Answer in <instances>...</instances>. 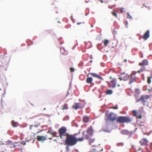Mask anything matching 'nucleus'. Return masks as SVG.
Wrapping results in <instances>:
<instances>
[{
    "label": "nucleus",
    "instance_id": "obj_1",
    "mask_svg": "<svg viewBox=\"0 0 152 152\" xmlns=\"http://www.w3.org/2000/svg\"><path fill=\"white\" fill-rule=\"evenodd\" d=\"M76 134H68V136L65 140V142L66 145L72 146L76 144Z\"/></svg>",
    "mask_w": 152,
    "mask_h": 152
},
{
    "label": "nucleus",
    "instance_id": "obj_2",
    "mask_svg": "<svg viewBox=\"0 0 152 152\" xmlns=\"http://www.w3.org/2000/svg\"><path fill=\"white\" fill-rule=\"evenodd\" d=\"M58 132L59 134L58 136L63 140H65L68 136V134H69L68 133H66L67 129L65 127H61L58 130Z\"/></svg>",
    "mask_w": 152,
    "mask_h": 152
},
{
    "label": "nucleus",
    "instance_id": "obj_3",
    "mask_svg": "<svg viewBox=\"0 0 152 152\" xmlns=\"http://www.w3.org/2000/svg\"><path fill=\"white\" fill-rule=\"evenodd\" d=\"M116 121L119 123H129L132 121L131 118L128 116H119L116 119Z\"/></svg>",
    "mask_w": 152,
    "mask_h": 152
},
{
    "label": "nucleus",
    "instance_id": "obj_4",
    "mask_svg": "<svg viewBox=\"0 0 152 152\" xmlns=\"http://www.w3.org/2000/svg\"><path fill=\"white\" fill-rule=\"evenodd\" d=\"M93 130L92 127L91 126L88 128L86 132H83L82 134L84 137L86 139H89L93 134Z\"/></svg>",
    "mask_w": 152,
    "mask_h": 152
},
{
    "label": "nucleus",
    "instance_id": "obj_5",
    "mask_svg": "<svg viewBox=\"0 0 152 152\" xmlns=\"http://www.w3.org/2000/svg\"><path fill=\"white\" fill-rule=\"evenodd\" d=\"M106 115L107 118L105 120L106 121L109 120L111 122H113L116 120L117 115L113 113H110L108 114H106Z\"/></svg>",
    "mask_w": 152,
    "mask_h": 152
},
{
    "label": "nucleus",
    "instance_id": "obj_6",
    "mask_svg": "<svg viewBox=\"0 0 152 152\" xmlns=\"http://www.w3.org/2000/svg\"><path fill=\"white\" fill-rule=\"evenodd\" d=\"M39 125L40 124L39 123H37V124L34 125H32L30 126V129L35 132L34 133V134L35 133L37 134L40 132L39 129Z\"/></svg>",
    "mask_w": 152,
    "mask_h": 152
},
{
    "label": "nucleus",
    "instance_id": "obj_7",
    "mask_svg": "<svg viewBox=\"0 0 152 152\" xmlns=\"http://www.w3.org/2000/svg\"><path fill=\"white\" fill-rule=\"evenodd\" d=\"M108 85L112 88H114L116 86V80L115 78L113 79L110 82L107 81Z\"/></svg>",
    "mask_w": 152,
    "mask_h": 152
},
{
    "label": "nucleus",
    "instance_id": "obj_8",
    "mask_svg": "<svg viewBox=\"0 0 152 152\" xmlns=\"http://www.w3.org/2000/svg\"><path fill=\"white\" fill-rule=\"evenodd\" d=\"M132 113L133 115L138 118L140 119L142 118L141 112L140 110L137 111L136 110H133Z\"/></svg>",
    "mask_w": 152,
    "mask_h": 152
},
{
    "label": "nucleus",
    "instance_id": "obj_9",
    "mask_svg": "<svg viewBox=\"0 0 152 152\" xmlns=\"http://www.w3.org/2000/svg\"><path fill=\"white\" fill-rule=\"evenodd\" d=\"M84 104H81L80 103H75L72 106V108L75 110H77L79 108H82L84 107Z\"/></svg>",
    "mask_w": 152,
    "mask_h": 152
},
{
    "label": "nucleus",
    "instance_id": "obj_10",
    "mask_svg": "<svg viewBox=\"0 0 152 152\" xmlns=\"http://www.w3.org/2000/svg\"><path fill=\"white\" fill-rule=\"evenodd\" d=\"M122 75V76L121 77L119 78V79L120 80H126L129 77V76L127 74H125L124 72L123 73H121Z\"/></svg>",
    "mask_w": 152,
    "mask_h": 152
},
{
    "label": "nucleus",
    "instance_id": "obj_11",
    "mask_svg": "<svg viewBox=\"0 0 152 152\" xmlns=\"http://www.w3.org/2000/svg\"><path fill=\"white\" fill-rule=\"evenodd\" d=\"M89 74H90L91 76L92 77L98 78L99 80H103V78L101 76H99L96 73H89L88 75V76Z\"/></svg>",
    "mask_w": 152,
    "mask_h": 152
},
{
    "label": "nucleus",
    "instance_id": "obj_12",
    "mask_svg": "<svg viewBox=\"0 0 152 152\" xmlns=\"http://www.w3.org/2000/svg\"><path fill=\"white\" fill-rule=\"evenodd\" d=\"M140 142L141 145H147L148 142L146 139L144 138L142 139Z\"/></svg>",
    "mask_w": 152,
    "mask_h": 152
},
{
    "label": "nucleus",
    "instance_id": "obj_13",
    "mask_svg": "<svg viewBox=\"0 0 152 152\" xmlns=\"http://www.w3.org/2000/svg\"><path fill=\"white\" fill-rule=\"evenodd\" d=\"M148 61L146 59L144 60L142 62V63H140L139 65L140 66H146L148 65Z\"/></svg>",
    "mask_w": 152,
    "mask_h": 152
},
{
    "label": "nucleus",
    "instance_id": "obj_14",
    "mask_svg": "<svg viewBox=\"0 0 152 152\" xmlns=\"http://www.w3.org/2000/svg\"><path fill=\"white\" fill-rule=\"evenodd\" d=\"M37 139L39 141H43L46 139V138L45 136H38L37 137Z\"/></svg>",
    "mask_w": 152,
    "mask_h": 152
},
{
    "label": "nucleus",
    "instance_id": "obj_15",
    "mask_svg": "<svg viewBox=\"0 0 152 152\" xmlns=\"http://www.w3.org/2000/svg\"><path fill=\"white\" fill-rule=\"evenodd\" d=\"M6 143L7 144L9 145V146L11 148L15 147H16V145L15 144L12 143L11 141H8L6 142Z\"/></svg>",
    "mask_w": 152,
    "mask_h": 152
},
{
    "label": "nucleus",
    "instance_id": "obj_16",
    "mask_svg": "<svg viewBox=\"0 0 152 152\" xmlns=\"http://www.w3.org/2000/svg\"><path fill=\"white\" fill-rule=\"evenodd\" d=\"M150 31L147 30L144 34L143 38H148L149 37Z\"/></svg>",
    "mask_w": 152,
    "mask_h": 152
},
{
    "label": "nucleus",
    "instance_id": "obj_17",
    "mask_svg": "<svg viewBox=\"0 0 152 152\" xmlns=\"http://www.w3.org/2000/svg\"><path fill=\"white\" fill-rule=\"evenodd\" d=\"M93 81V79L91 77L87 78L86 80V82L87 83H91Z\"/></svg>",
    "mask_w": 152,
    "mask_h": 152
},
{
    "label": "nucleus",
    "instance_id": "obj_18",
    "mask_svg": "<svg viewBox=\"0 0 152 152\" xmlns=\"http://www.w3.org/2000/svg\"><path fill=\"white\" fill-rule=\"evenodd\" d=\"M83 121L84 123H87L89 121V117L87 116H84L83 119Z\"/></svg>",
    "mask_w": 152,
    "mask_h": 152
},
{
    "label": "nucleus",
    "instance_id": "obj_19",
    "mask_svg": "<svg viewBox=\"0 0 152 152\" xmlns=\"http://www.w3.org/2000/svg\"><path fill=\"white\" fill-rule=\"evenodd\" d=\"M11 124L13 127H17L18 126V124L17 122H15L13 121H12Z\"/></svg>",
    "mask_w": 152,
    "mask_h": 152
},
{
    "label": "nucleus",
    "instance_id": "obj_20",
    "mask_svg": "<svg viewBox=\"0 0 152 152\" xmlns=\"http://www.w3.org/2000/svg\"><path fill=\"white\" fill-rule=\"evenodd\" d=\"M87 140H88L89 143L90 145H91L92 143L94 142V139L92 138L91 137H90L89 139H88Z\"/></svg>",
    "mask_w": 152,
    "mask_h": 152
},
{
    "label": "nucleus",
    "instance_id": "obj_21",
    "mask_svg": "<svg viewBox=\"0 0 152 152\" xmlns=\"http://www.w3.org/2000/svg\"><path fill=\"white\" fill-rule=\"evenodd\" d=\"M136 77L134 76V77L132 78L129 81V84H131L132 83L135 82L136 80Z\"/></svg>",
    "mask_w": 152,
    "mask_h": 152
},
{
    "label": "nucleus",
    "instance_id": "obj_22",
    "mask_svg": "<svg viewBox=\"0 0 152 152\" xmlns=\"http://www.w3.org/2000/svg\"><path fill=\"white\" fill-rule=\"evenodd\" d=\"M145 98L144 96H143L142 95V96H141L140 97L139 99H138L137 100L136 102H137L140 100H141L143 102H145V101L144 100Z\"/></svg>",
    "mask_w": 152,
    "mask_h": 152
},
{
    "label": "nucleus",
    "instance_id": "obj_23",
    "mask_svg": "<svg viewBox=\"0 0 152 152\" xmlns=\"http://www.w3.org/2000/svg\"><path fill=\"white\" fill-rule=\"evenodd\" d=\"M68 109V105L67 104H65L63 105L62 106V110H67Z\"/></svg>",
    "mask_w": 152,
    "mask_h": 152
},
{
    "label": "nucleus",
    "instance_id": "obj_24",
    "mask_svg": "<svg viewBox=\"0 0 152 152\" xmlns=\"http://www.w3.org/2000/svg\"><path fill=\"white\" fill-rule=\"evenodd\" d=\"M84 137H80L78 138H77L76 137V143L78 142V141H83L84 140Z\"/></svg>",
    "mask_w": 152,
    "mask_h": 152
},
{
    "label": "nucleus",
    "instance_id": "obj_25",
    "mask_svg": "<svg viewBox=\"0 0 152 152\" xmlns=\"http://www.w3.org/2000/svg\"><path fill=\"white\" fill-rule=\"evenodd\" d=\"M113 91L110 89H108L106 91V94H107L110 95L112 94Z\"/></svg>",
    "mask_w": 152,
    "mask_h": 152
},
{
    "label": "nucleus",
    "instance_id": "obj_26",
    "mask_svg": "<svg viewBox=\"0 0 152 152\" xmlns=\"http://www.w3.org/2000/svg\"><path fill=\"white\" fill-rule=\"evenodd\" d=\"M122 134H128L129 132L127 130H123L121 131Z\"/></svg>",
    "mask_w": 152,
    "mask_h": 152
},
{
    "label": "nucleus",
    "instance_id": "obj_27",
    "mask_svg": "<svg viewBox=\"0 0 152 152\" xmlns=\"http://www.w3.org/2000/svg\"><path fill=\"white\" fill-rule=\"evenodd\" d=\"M108 42L109 41L108 40L105 39L104 42V45L105 46H107V44L108 43Z\"/></svg>",
    "mask_w": 152,
    "mask_h": 152
},
{
    "label": "nucleus",
    "instance_id": "obj_28",
    "mask_svg": "<svg viewBox=\"0 0 152 152\" xmlns=\"http://www.w3.org/2000/svg\"><path fill=\"white\" fill-rule=\"evenodd\" d=\"M151 77H148L147 79V83L148 84H150L151 83Z\"/></svg>",
    "mask_w": 152,
    "mask_h": 152
},
{
    "label": "nucleus",
    "instance_id": "obj_29",
    "mask_svg": "<svg viewBox=\"0 0 152 152\" xmlns=\"http://www.w3.org/2000/svg\"><path fill=\"white\" fill-rule=\"evenodd\" d=\"M112 14L113 15H114L116 17H117V14L115 12H112Z\"/></svg>",
    "mask_w": 152,
    "mask_h": 152
},
{
    "label": "nucleus",
    "instance_id": "obj_30",
    "mask_svg": "<svg viewBox=\"0 0 152 152\" xmlns=\"http://www.w3.org/2000/svg\"><path fill=\"white\" fill-rule=\"evenodd\" d=\"M127 18H129L130 19H132V17L131 16L130 14L129 13H127Z\"/></svg>",
    "mask_w": 152,
    "mask_h": 152
},
{
    "label": "nucleus",
    "instance_id": "obj_31",
    "mask_svg": "<svg viewBox=\"0 0 152 152\" xmlns=\"http://www.w3.org/2000/svg\"><path fill=\"white\" fill-rule=\"evenodd\" d=\"M120 10L121 12L123 13L125 11V9L124 8H122L120 9Z\"/></svg>",
    "mask_w": 152,
    "mask_h": 152
},
{
    "label": "nucleus",
    "instance_id": "obj_32",
    "mask_svg": "<svg viewBox=\"0 0 152 152\" xmlns=\"http://www.w3.org/2000/svg\"><path fill=\"white\" fill-rule=\"evenodd\" d=\"M110 108L113 109H117L118 108V107L117 106H115L111 107H110Z\"/></svg>",
    "mask_w": 152,
    "mask_h": 152
},
{
    "label": "nucleus",
    "instance_id": "obj_33",
    "mask_svg": "<svg viewBox=\"0 0 152 152\" xmlns=\"http://www.w3.org/2000/svg\"><path fill=\"white\" fill-rule=\"evenodd\" d=\"M70 70L71 72H74V69L73 68H70Z\"/></svg>",
    "mask_w": 152,
    "mask_h": 152
},
{
    "label": "nucleus",
    "instance_id": "obj_34",
    "mask_svg": "<svg viewBox=\"0 0 152 152\" xmlns=\"http://www.w3.org/2000/svg\"><path fill=\"white\" fill-rule=\"evenodd\" d=\"M145 67H143L142 68L140 69L141 72H143L144 70L145 69Z\"/></svg>",
    "mask_w": 152,
    "mask_h": 152
},
{
    "label": "nucleus",
    "instance_id": "obj_35",
    "mask_svg": "<svg viewBox=\"0 0 152 152\" xmlns=\"http://www.w3.org/2000/svg\"><path fill=\"white\" fill-rule=\"evenodd\" d=\"M84 22H78L77 23V24L78 25H79L81 24H84Z\"/></svg>",
    "mask_w": 152,
    "mask_h": 152
},
{
    "label": "nucleus",
    "instance_id": "obj_36",
    "mask_svg": "<svg viewBox=\"0 0 152 152\" xmlns=\"http://www.w3.org/2000/svg\"><path fill=\"white\" fill-rule=\"evenodd\" d=\"M56 132H54L53 133V135L54 136L56 137Z\"/></svg>",
    "mask_w": 152,
    "mask_h": 152
},
{
    "label": "nucleus",
    "instance_id": "obj_37",
    "mask_svg": "<svg viewBox=\"0 0 152 152\" xmlns=\"http://www.w3.org/2000/svg\"><path fill=\"white\" fill-rule=\"evenodd\" d=\"M66 149L68 151H69V147L68 146H66Z\"/></svg>",
    "mask_w": 152,
    "mask_h": 152
},
{
    "label": "nucleus",
    "instance_id": "obj_38",
    "mask_svg": "<svg viewBox=\"0 0 152 152\" xmlns=\"http://www.w3.org/2000/svg\"><path fill=\"white\" fill-rule=\"evenodd\" d=\"M108 7L109 8H110V9H112V7H111L110 6H108Z\"/></svg>",
    "mask_w": 152,
    "mask_h": 152
},
{
    "label": "nucleus",
    "instance_id": "obj_39",
    "mask_svg": "<svg viewBox=\"0 0 152 152\" xmlns=\"http://www.w3.org/2000/svg\"><path fill=\"white\" fill-rule=\"evenodd\" d=\"M124 61L126 62L127 61V60L126 59H124Z\"/></svg>",
    "mask_w": 152,
    "mask_h": 152
},
{
    "label": "nucleus",
    "instance_id": "obj_40",
    "mask_svg": "<svg viewBox=\"0 0 152 152\" xmlns=\"http://www.w3.org/2000/svg\"><path fill=\"white\" fill-rule=\"evenodd\" d=\"M115 33H116L115 32L113 31V34H114V35H115Z\"/></svg>",
    "mask_w": 152,
    "mask_h": 152
},
{
    "label": "nucleus",
    "instance_id": "obj_41",
    "mask_svg": "<svg viewBox=\"0 0 152 152\" xmlns=\"http://www.w3.org/2000/svg\"><path fill=\"white\" fill-rule=\"evenodd\" d=\"M100 2H101V3H102L103 2V1H102V0H100Z\"/></svg>",
    "mask_w": 152,
    "mask_h": 152
},
{
    "label": "nucleus",
    "instance_id": "obj_42",
    "mask_svg": "<svg viewBox=\"0 0 152 152\" xmlns=\"http://www.w3.org/2000/svg\"><path fill=\"white\" fill-rule=\"evenodd\" d=\"M140 72H141V71H140V70H138V71H137V72H138V73H140Z\"/></svg>",
    "mask_w": 152,
    "mask_h": 152
},
{
    "label": "nucleus",
    "instance_id": "obj_43",
    "mask_svg": "<svg viewBox=\"0 0 152 152\" xmlns=\"http://www.w3.org/2000/svg\"><path fill=\"white\" fill-rule=\"evenodd\" d=\"M109 79H112V77H111L110 76V77H109Z\"/></svg>",
    "mask_w": 152,
    "mask_h": 152
},
{
    "label": "nucleus",
    "instance_id": "obj_44",
    "mask_svg": "<svg viewBox=\"0 0 152 152\" xmlns=\"http://www.w3.org/2000/svg\"><path fill=\"white\" fill-rule=\"evenodd\" d=\"M142 148H139L138 149V151H140V150Z\"/></svg>",
    "mask_w": 152,
    "mask_h": 152
},
{
    "label": "nucleus",
    "instance_id": "obj_45",
    "mask_svg": "<svg viewBox=\"0 0 152 152\" xmlns=\"http://www.w3.org/2000/svg\"><path fill=\"white\" fill-rule=\"evenodd\" d=\"M132 74H131V75H130V76L131 77L132 76Z\"/></svg>",
    "mask_w": 152,
    "mask_h": 152
},
{
    "label": "nucleus",
    "instance_id": "obj_46",
    "mask_svg": "<svg viewBox=\"0 0 152 152\" xmlns=\"http://www.w3.org/2000/svg\"><path fill=\"white\" fill-rule=\"evenodd\" d=\"M91 27H93V25H91Z\"/></svg>",
    "mask_w": 152,
    "mask_h": 152
},
{
    "label": "nucleus",
    "instance_id": "obj_47",
    "mask_svg": "<svg viewBox=\"0 0 152 152\" xmlns=\"http://www.w3.org/2000/svg\"><path fill=\"white\" fill-rule=\"evenodd\" d=\"M67 94H69V93H68V92H67Z\"/></svg>",
    "mask_w": 152,
    "mask_h": 152
},
{
    "label": "nucleus",
    "instance_id": "obj_48",
    "mask_svg": "<svg viewBox=\"0 0 152 152\" xmlns=\"http://www.w3.org/2000/svg\"><path fill=\"white\" fill-rule=\"evenodd\" d=\"M147 39H146V38L145 39V40H146Z\"/></svg>",
    "mask_w": 152,
    "mask_h": 152
},
{
    "label": "nucleus",
    "instance_id": "obj_49",
    "mask_svg": "<svg viewBox=\"0 0 152 152\" xmlns=\"http://www.w3.org/2000/svg\"><path fill=\"white\" fill-rule=\"evenodd\" d=\"M56 140H54V141H56Z\"/></svg>",
    "mask_w": 152,
    "mask_h": 152
},
{
    "label": "nucleus",
    "instance_id": "obj_50",
    "mask_svg": "<svg viewBox=\"0 0 152 152\" xmlns=\"http://www.w3.org/2000/svg\"><path fill=\"white\" fill-rule=\"evenodd\" d=\"M1 152H4V151H1Z\"/></svg>",
    "mask_w": 152,
    "mask_h": 152
},
{
    "label": "nucleus",
    "instance_id": "obj_51",
    "mask_svg": "<svg viewBox=\"0 0 152 152\" xmlns=\"http://www.w3.org/2000/svg\"><path fill=\"white\" fill-rule=\"evenodd\" d=\"M151 76H152V75H151Z\"/></svg>",
    "mask_w": 152,
    "mask_h": 152
}]
</instances>
